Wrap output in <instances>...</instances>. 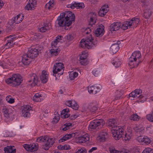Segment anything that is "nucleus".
Returning <instances> with one entry per match:
<instances>
[{
  "label": "nucleus",
  "mask_w": 153,
  "mask_h": 153,
  "mask_svg": "<svg viewBox=\"0 0 153 153\" xmlns=\"http://www.w3.org/2000/svg\"><path fill=\"white\" fill-rule=\"evenodd\" d=\"M121 23L117 22L111 24L110 26V30L111 31H117L120 28Z\"/></svg>",
  "instance_id": "obj_16"
},
{
  "label": "nucleus",
  "mask_w": 153,
  "mask_h": 153,
  "mask_svg": "<svg viewBox=\"0 0 153 153\" xmlns=\"http://www.w3.org/2000/svg\"><path fill=\"white\" fill-rule=\"evenodd\" d=\"M78 75L77 73L76 72H71L69 74V77L71 80H74L75 77H76Z\"/></svg>",
  "instance_id": "obj_40"
},
{
  "label": "nucleus",
  "mask_w": 153,
  "mask_h": 153,
  "mask_svg": "<svg viewBox=\"0 0 153 153\" xmlns=\"http://www.w3.org/2000/svg\"><path fill=\"white\" fill-rule=\"evenodd\" d=\"M58 116H55L54 118L53 119V123H57L60 119V115L59 114H58Z\"/></svg>",
  "instance_id": "obj_53"
},
{
  "label": "nucleus",
  "mask_w": 153,
  "mask_h": 153,
  "mask_svg": "<svg viewBox=\"0 0 153 153\" xmlns=\"http://www.w3.org/2000/svg\"><path fill=\"white\" fill-rule=\"evenodd\" d=\"M64 65L63 64L59 62L58 63H56V65H55L53 67V75L54 76L56 77V74L62 70L63 71H64Z\"/></svg>",
  "instance_id": "obj_9"
},
{
  "label": "nucleus",
  "mask_w": 153,
  "mask_h": 153,
  "mask_svg": "<svg viewBox=\"0 0 153 153\" xmlns=\"http://www.w3.org/2000/svg\"><path fill=\"white\" fill-rule=\"evenodd\" d=\"M136 94V93H135V91H133L129 94V96L130 97H132L133 98H135L136 97L135 95Z\"/></svg>",
  "instance_id": "obj_62"
},
{
  "label": "nucleus",
  "mask_w": 153,
  "mask_h": 153,
  "mask_svg": "<svg viewBox=\"0 0 153 153\" xmlns=\"http://www.w3.org/2000/svg\"><path fill=\"white\" fill-rule=\"evenodd\" d=\"M77 8L82 9L83 8L82 6L84 5L83 3H76Z\"/></svg>",
  "instance_id": "obj_58"
},
{
  "label": "nucleus",
  "mask_w": 153,
  "mask_h": 153,
  "mask_svg": "<svg viewBox=\"0 0 153 153\" xmlns=\"http://www.w3.org/2000/svg\"><path fill=\"white\" fill-rule=\"evenodd\" d=\"M93 74L97 78H99L101 77V74L99 71L94 70L93 71Z\"/></svg>",
  "instance_id": "obj_43"
},
{
  "label": "nucleus",
  "mask_w": 153,
  "mask_h": 153,
  "mask_svg": "<svg viewBox=\"0 0 153 153\" xmlns=\"http://www.w3.org/2000/svg\"><path fill=\"white\" fill-rule=\"evenodd\" d=\"M96 44L97 42L94 41V39L91 34L89 36L81 40L80 46L83 48H86L88 49H91Z\"/></svg>",
  "instance_id": "obj_2"
},
{
  "label": "nucleus",
  "mask_w": 153,
  "mask_h": 153,
  "mask_svg": "<svg viewBox=\"0 0 153 153\" xmlns=\"http://www.w3.org/2000/svg\"><path fill=\"white\" fill-rule=\"evenodd\" d=\"M131 137V134H128L127 133H125V134H123L122 138L123 140H127L130 139Z\"/></svg>",
  "instance_id": "obj_42"
},
{
  "label": "nucleus",
  "mask_w": 153,
  "mask_h": 153,
  "mask_svg": "<svg viewBox=\"0 0 153 153\" xmlns=\"http://www.w3.org/2000/svg\"><path fill=\"white\" fill-rule=\"evenodd\" d=\"M142 153H153V149L150 148H148L144 150Z\"/></svg>",
  "instance_id": "obj_48"
},
{
  "label": "nucleus",
  "mask_w": 153,
  "mask_h": 153,
  "mask_svg": "<svg viewBox=\"0 0 153 153\" xmlns=\"http://www.w3.org/2000/svg\"><path fill=\"white\" fill-rule=\"evenodd\" d=\"M57 43L56 42H55L54 41H53L51 44V45L52 46V48H57V47L56 46L57 45Z\"/></svg>",
  "instance_id": "obj_59"
},
{
  "label": "nucleus",
  "mask_w": 153,
  "mask_h": 153,
  "mask_svg": "<svg viewBox=\"0 0 153 153\" xmlns=\"http://www.w3.org/2000/svg\"><path fill=\"white\" fill-rule=\"evenodd\" d=\"M24 148L27 151L33 152L36 151L38 149V144L37 143H33L29 145L25 144L23 146Z\"/></svg>",
  "instance_id": "obj_8"
},
{
  "label": "nucleus",
  "mask_w": 153,
  "mask_h": 153,
  "mask_svg": "<svg viewBox=\"0 0 153 153\" xmlns=\"http://www.w3.org/2000/svg\"><path fill=\"white\" fill-rule=\"evenodd\" d=\"M119 42L120 41H118L117 43H114L110 47V50L114 54L116 53L119 49Z\"/></svg>",
  "instance_id": "obj_21"
},
{
  "label": "nucleus",
  "mask_w": 153,
  "mask_h": 153,
  "mask_svg": "<svg viewBox=\"0 0 153 153\" xmlns=\"http://www.w3.org/2000/svg\"><path fill=\"white\" fill-rule=\"evenodd\" d=\"M7 42L5 45V46H7L6 48H8L10 47L13 46V45L15 44V42L11 41L10 40H7Z\"/></svg>",
  "instance_id": "obj_38"
},
{
  "label": "nucleus",
  "mask_w": 153,
  "mask_h": 153,
  "mask_svg": "<svg viewBox=\"0 0 153 153\" xmlns=\"http://www.w3.org/2000/svg\"><path fill=\"white\" fill-rule=\"evenodd\" d=\"M108 134L107 132L105 131H102L100 132L97 138L100 140L101 142H103L108 138Z\"/></svg>",
  "instance_id": "obj_15"
},
{
  "label": "nucleus",
  "mask_w": 153,
  "mask_h": 153,
  "mask_svg": "<svg viewBox=\"0 0 153 153\" xmlns=\"http://www.w3.org/2000/svg\"><path fill=\"white\" fill-rule=\"evenodd\" d=\"M105 123V121L102 119H96L90 123L88 128L91 129H99L102 128Z\"/></svg>",
  "instance_id": "obj_4"
},
{
  "label": "nucleus",
  "mask_w": 153,
  "mask_h": 153,
  "mask_svg": "<svg viewBox=\"0 0 153 153\" xmlns=\"http://www.w3.org/2000/svg\"><path fill=\"white\" fill-rule=\"evenodd\" d=\"M16 17L17 21H16V24H18L22 21L24 19V16L23 14H18L16 16Z\"/></svg>",
  "instance_id": "obj_33"
},
{
  "label": "nucleus",
  "mask_w": 153,
  "mask_h": 153,
  "mask_svg": "<svg viewBox=\"0 0 153 153\" xmlns=\"http://www.w3.org/2000/svg\"><path fill=\"white\" fill-rule=\"evenodd\" d=\"M117 122L116 120L114 119H110L107 121V125L109 127H112V131H113V128L117 126Z\"/></svg>",
  "instance_id": "obj_20"
},
{
  "label": "nucleus",
  "mask_w": 153,
  "mask_h": 153,
  "mask_svg": "<svg viewBox=\"0 0 153 153\" xmlns=\"http://www.w3.org/2000/svg\"><path fill=\"white\" fill-rule=\"evenodd\" d=\"M14 146H7V147H5L4 148V153H16V149H13V147Z\"/></svg>",
  "instance_id": "obj_24"
},
{
  "label": "nucleus",
  "mask_w": 153,
  "mask_h": 153,
  "mask_svg": "<svg viewBox=\"0 0 153 153\" xmlns=\"http://www.w3.org/2000/svg\"><path fill=\"white\" fill-rule=\"evenodd\" d=\"M146 118L150 121L153 122V111L151 114L147 115Z\"/></svg>",
  "instance_id": "obj_46"
},
{
  "label": "nucleus",
  "mask_w": 153,
  "mask_h": 153,
  "mask_svg": "<svg viewBox=\"0 0 153 153\" xmlns=\"http://www.w3.org/2000/svg\"><path fill=\"white\" fill-rule=\"evenodd\" d=\"M64 15V18H65L66 21L68 22H71L75 21V16L74 14L73 13L71 12L68 11L63 12L61 13V15ZM64 16V15H63Z\"/></svg>",
  "instance_id": "obj_7"
},
{
  "label": "nucleus",
  "mask_w": 153,
  "mask_h": 153,
  "mask_svg": "<svg viewBox=\"0 0 153 153\" xmlns=\"http://www.w3.org/2000/svg\"><path fill=\"white\" fill-rule=\"evenodd\" d=\"M110 153H131L130 152H127L126 150L119 151L116 150L115 149H110Z\"/></svg>",
  "instance_id": "obj_32"
},
{
  "label": "nucleus",
  "mask_w": 153,
  "mask_h": 153,
  "mask_svg": "<svg viewBox=\"0 0 153 153\" xmlns=\"http://www.w3.org/2000/svg\"><path fill=\"white\" fill-rule=\"evenodd\" d=\"M36 0H29V2L25 7L26 10H34L36 7Z\"/></svg>",
  "instance_id": "obj_13"
},
{
  "label": "nucleus",
  "mask_w": 153,
  "mask_h": 153,
  "mask_svg": "<svg viewBox=\"0 0 153 153\" xmlns=\"http://www.w3.org/2000/svg\"><path fill=\"white\" fill-rule=\"evenodd\" d=\"M91 32V30L89 27H87L85 29V32L86 34H88L89 33H90Z\"/></svg>",
  "instance_id": "obj_64"
},
{
  "label": "nucleus",
  "mask_w": 153,
  "mask_h": 153,
  "mask_svg": "<svg viewBox=\"0 0 153 153\" xmlns=\"http://www.w3.org/2000/svg\"><path fill=\"white\" fill-rule=\"evenodd\" d=\"M30 80L28 82H30L33 81V82L34 83V85H37L38 78L37 75L34 74H33L30 76Z\"/></svg>",
  "instance_id": "obj_25"
},
{
  "label": "nucleus",
  "mask_w": 153,
  "mask_h": 153,
  "mask_svg": "<svg viewBox=\"0 0 153 153\" xmlns=\"http://www.w3.org/2000/svg\"><path fill=\"white\" fill-rule=\"evenodd\" d=\"M89 139V138L88 136L85 137L82 136L79 137V143H85Z\"/></svg>",
  "instance_id": "obj_30"
},
{
  "label": "nucleus",
  "mask_w": 153,
  "mask_h": 153,
  "mask_svg": "<svg viewBox=\"0 0 153 153\" xmlns=\"http://www.w3.org/2000/svg\"><path fill=\"white\" fill-rule=\"evenodd\" d=\"M47 137L45 136L44 137L43 136L37 138L36 142L38 143L46 142L47 141Z\"/></svg>",
  "instance_id": "obj_34"
},
{
  "label": "nucleus",
  "mask_w": 153,
  "mask_h": 153,
  "mask_svg": "<svg viewBox=\"0 0 153 153\" xmlns=\"http://www.w3.org/2000/svg\"><path fill=\"white\" fill-rule=\"evenodd\" d=\"M46 143L42 145V148L46 150H47L51 146V144H50L48 142L46 141Z\"/></svg>",
  "instance_id": "obj_37"
},
{
  "label": "nucleus",
  "mask_w": 153,
  "mask_h": 153,
  "mask_svg": "<svg viewBox=\"0 0 153 153\" xmlns=\"http://www.w3.org/2000/svg\"><path fill=\"white\" fill-rule=\"evenodd\" d=\"M73 38V36L71 34H69L65 37V39L70 41L72 40Z\"/></svg>",
  "instance_id": "obj_52"
},
{
  "label": "nucleus",
  "mask_w": 153,
  "mask_h": 153,
  "mask_svg": "<svg viewBox=\"0 0 153 153\" xmlns=\"http://www.w3.org/2000/svg\"><path fill=\"white\" fill-rule=\"evenodd\" d=\"M62 16L61 15L59 16L57 19L58 21V24L59 27H64V29L66 30H68L69 29V27L72 24L71 22H68L66 21L65 18H64V15Z\"/></svg>",
  "instance_id": "obj_5"
},
{
  "label": "nucleus",
  "mask_w": 153,
  "mask_h": 153,
  "mask_svg": "<svg viewBox=\"0 0 153 153\" xmlns=\"http://www.w3.org/2000/svg\"><path fill=\"white\" fill-rule=\"evenodd\" d=\"M131 22H132V25L135 23L137 24L140 22V19H139L136 18H133L131 20Z\"/></svg>",
  "instance_id": "obj_45"
},
{
  "label": "nucleus",
  "mask_w": 153,
  "mask_h": 153,
  "mask_svg": "<svg viewBox=\"0 0 153 153\" xmlns=\"http://www.w3.org/2000/svg\"><path fill=\"white\" fill-rule=\"evenodd\" d=\"M72 102L71 101H68L65 102L66 105L69 107H71V106L72 105Z\"/></svg>",
  "instance_id": "obj_63"
},
{
  "label": "nucleus",
  "mask_w": 153,
  "mask_h": 153,
  "mask_svg": "<svg viewBox=\"0 0 153 153\" xmlns=\"http://www.w3.org/2000/svg\"><path fill=\"white\" fill-rule=\"evenodd\" d=\"M16 16L14 17L13 20H11V21L10 22V26H14L15 25V24H16V21H17L16 20Z\"/></svg>",
  "instance_id": "obj_51"
},
{
  "label": "nucleus",
  "mask_w": 153,
  "mask_h": 153,
  "mask_svg": "<svg viewBox=\"0 0 153 153\" xmlns=\"http://www.w3.org/2000/svg\"><path fill=\"white\" fill-rule=\"evenodd\" d=\"M109 10V7L108 5H103L100 10L98 14L101 17H103Z\"/></svg>",
  "instance_id": "obj_12"
},
{
  "label": "nucleus",
  "mask_w": 153,
  "mask_h": 153,
  "mask_svg": "<svg viewBox=\"0 0 153 153\" xmlns=\"http://www.w3.org/2000/svg\"><path fill=\"white\" fill-rule=\"evenodd\" d=\"M112 134L115 140H118L123 136L124 131L122 129H120L119 127H114L113 131H111Z\"/></svg>",
  "instance_id": "obj_6"
},
{
  "label": "nucleus",
  "mask_w": 153,
  "mask_h": 153,
  "mask_svg": "<svg viewBox=\"0 0 153 153\" xmlns=\"http://www.w3.org/2000/svg\"><path fill=\"white\" fill-rule=\"evenodd\" d=\"M73 105H72L71 107H72L75 110H77L79 108V105H78L77 103L75 102V101H74V103L73 104Z\"/></svg>",
  "instance_id": "obj_56"
},
{
  "label": "nucleus",
  "mask_w": 153,
  "mask_h": 153,
  "mask_svg": "<svg viewBox=\"0 0 153 153\" xmlns=\"http://www.w3.org/2000/svg\"><path fill=\"white\" fill-rule=\"evenodd\" d=\"M16 37V36L14 35L13 36L10 35L9 36L7 37L6 39H7V40H10L11 41L14 42V39Z\"/></svg>",
  "instance_id": "obj_55"
},
{
  "label": "nucleus",
  "mask_w": 153,
  "mask_h": 153,
  "mask_svg": "<svg viewBox=\"0 0 153 153\" xmlns=\"http://www.w3.org/2000/svg\"><path fill=\"white\" fill-rule=\"evenodd\" d=\"M54 139H55L53 138L49 139L48 137H47V141L50 144H51V146H52L54 143Z\"/></svg>",
  "instance_id": "obj_54"
},
{
  "label": "nucleus",
  "mask_w": 153,
  "mask_h": 153,
  "mask_svg": "<svg viewBox=\"0 0 153 153\" xmlns=\"http://www.w3.org/2000/svg\"><path fill=\"white\" fill-rule=\"evenodd\" d=\"M132 56L133 57V59L134 61H137V59H139L141 58V54L140 52L139 51L133 52Z\"/></svg>",
  "instance_id": "obj_26"
},
{
  "label": "nucleus",
  "mask_w": 153,
  "mask_h": 153,
  "mask_svg": "<svg viewBox=\"0 0 153 153\" xmlns=\"http://www.w3.org/2000/svg\"><path fill=\"white\" fill-rule=\"evenodd\" d=\"M131 120L134 121H137L140 119V117L136 114L131 115L129 117Z\"/></svg>",
  "instance_id": "obj_35"
},
{
  "label": "nucleus",
  "mask_w": 153,
  "mask_h": 153,
  "mask_svg": "<svg viewBox=\"0 0 153 153\" xmlns=\"http://www.w3.org/2000/svg\"><path fill=\"white\" fill-rule=\"evenodd\" d=\"M112 64L115 67H119L121 64L120 60L117 58H115L112 61Z\"/></svg>",
  "instance_id": "obj_27"
},
{
  "label": "nucleus",
  "mask_w": 153,
  "mask_h": 153,
  "mask_svg": "<svg viewBox=\"0 0 153 153\" xmlns=\"http://www.w3.org/2000/svg\"><path fill=\"white\" fill-rule=\"evenodd\" d=\"M62 127L63 128L62 130L64 131L69 129V127H68V125H66V123L63 125L62 126Z\"/></svg>",
  "instance_id": "obj_57"
},
{
  "label": "nucleus",
  "mask_w": 153,
  "mask_h": 153,
  "mask_svg": "<svg viewBox=\"0 0 153 153\" xmlns=\"http://www.w3.org/2000/svg\"><path fill=\"white\" fill-rule=\"evenodd\" d=\"M75 136V134L74 133H73L71 134H66L65 136H64L62 138L59 140V143L63 142L73 137H74Z\"/></svg>",
  "instance_id": "obj_18"
},
{
  "label": "nucleus",
  "mask_w": 153,
  "mask_h": 153,
  "mask_svg": "<svg viewBox=\"0 0 153 153\" xmlns=\"http://www.w3.org/2000/svg\"><path fill=\"white\" fill-rule=\"evenodd\" d=\"M30 109L29 105L25 106L22 110V112L23 114V116L25 117H29L30 116Z\"/></svg>",
  "instance_id": "obj_17"
},
{
  "label": "nucleus",
  "mask_w": 153,
  "mask_h": 153,
  "mask_svg": "<svg viewBox=\"0 0 153 153\" xmlns=\"http://www.w3.org/2000/svg\"><path fill=\"white\" fill-rule=\"evenodd\" d=\"M39 51L35 48H31L28 51L27 53L24 55L22 57V62L25 65H29L31 62L28 58L33 59L37 57L38 56Z\"/></svg>",
  "instance_id": "obj_1"
},
{
  "label": "nucleus",
  "mask_w": 153,
  "mask_h": 153,
  "mask_svg": "<svg viewBox=\"0 0 153 153\" xmlns=\"http://www.w3.org/2000/svg\"><path fill=\"white\" fill-rule=\"evenodd\" d=\"M53 6L54 4L53 3H52V4L50 5V3H48L45 5L46 7H47L48 6V7L49 10H50L51 8L53 7Z\"/></svg>",
  "instance_id": "obj_61"
},
{
  "label": "nucleus",
  "mask_w": 153,
  "mask_h": 153,
  "mask_svg": "<svg viewBox=\"0 0 153 153\" xmlns=\"http://www.w3.org/2000/svg\"><path fill=\"white\" fill-rule=\"evenodd\" d=\"M22 77L20 75L14 74L11 77L7 79L6 82L8 84L12 83L13 86L19 85L22 81Z\"/></svg>",
  "instance_id": "obj_3"
},
{
  "label": "nucleus",
  "mask_w": 153,
  "mask_h": 153,
  "mask_svg": "<svg viewBox=\"0 0 153 153\" xmlns=\"http://www.w3.org/2000/svg\"><path fill=\"white\" fill-rule=\"evenodd\" d=\"M123 23L125 24L127 27L128 26H130L132 25V22H131V21H130L129 22L126 21L124 22Z\"/></svg>",
  "instance_id": "obj_60"
},
{
  "label": "nucleus",
  "mask_w": 153,
  "mask_h": 153,
  "mask_svg": "<svg viewBox=\"0 0 153 153\" xmlns=\"http://www.w3.org/2000/svg\"><path fill=\"white\" fill-rule=\"evenodd\" d=\"M134 130L137 132L142 133L144 132V128H143L137 127L134 128Z\"/></svg>",
  "instance_id": "obj_44"
},
{
  "label": "nucleus",
  "mask_w": 153,
  "mask_h": 153,
  "mask_svg": "<svg viewBox=\"0 0 153 153\" xmlns=\"http://www.w3.org/2000/svg\"><path fill=\"white\" fill-rule=\"evenodd\" d=\"M135 93H136L135 94L136 97H137L140 98H142L143 97L141 94L140 95V93L142 92V90L140 89H136L134 90Z\"/></svg>",
  "instance_id": "obj_39"
},
{
  "label": "nucleus",
  "mask_w": 153,
  "mask_h": 153,
  "mask_svg": "<svg viewBox=\"0 0 153 153\" xmlns=\"http://www.w3.org/2000/svg\"><path fill=\"white\" fill-rule=\"evenodd\" d=\"M152 13V11L150 10H145L144 11L143 16L146 19H148L151 15Z\"/></svg>",
  "instance_id": "obj_31"
},
{
  "label": "nucleus",
  "mask_w": 153,
  "mask_h": 153,
  "mask_svg": "<svg viewBox=\"0 0 153 153\" xmlns=\"http://www.w3.org/2000/svg\"><path fill=\"white\" fill-rule=\"evenodd\" d=\"M60 51V49L57 48H53L50 51V52L52 55L56 56L59 54Z\"/></svg>",
  "instance_id": "obj_29"
},
{
  "label": "nucleus",
  "mask_w": 153,
  "mask_h": 153,
  "mask_svg": "<svg viewBox=\"0 0 153 153\" xmlns=\"http://www.w3.org/2000/svg\"><path fill=\"white\" fill-rule=\"evenodd\" d=\"M87 55L82 53V54L80 56V62L82 65H86L88 63V61L86 59Z\"/></svg>",
  "instance_id": "obj_19"
},
{
  "label": "nucleus",
  "mask_w": 153,
  "mask_h": 153,
  "mask_svg": "<svg viewBox=\"0 0 153 153\" xmlns=\"http://www.w3.org/2000/svg\"><path fill=\"white\" fill-rule=\"evenodd\" d=\"M133 57L132 56L131 57L129 58V65H134L135 63H136V61H134V60L133 59Z\"/></svg>",
  "instance_id": "obj_49"
},
{
  "label": "nucleus",
  "mask_w": 153,
  "mask_h": 153,
  "mask_svg": "<svg viewBox=\"0 0 153 153\" xmlns=\"http://www.w3.org/2000/svg\"><path fill=\"white\" fill-rule=\"evenodd\" d=\"M104 32V27L102 25H101L94 33L96 36L101 37L103 35Z\"/></svg>",
  "instance_id": "obj_14"
},
{
  "label": "nucleus",
  "mask_w": 153,
  "mask_h": 153,
  "mask_svg": "<svg viewBox=\"0 0 153 153\" xmlns=\"http://www.w3.org/2000/svg\"><path fill=\"white\" fill-rule=\"evenodd\" d=\"M41 97V95L39 93L36 94L33 97V100L35 102H39L40 101V97Z\"/></svg>",
  "instance_id": "obj_36"
},
{
  "label": "nucleus",
  "mask_w": 153,
  "mask_h": 153,
  "mask_svg": "<svg viewBox=\"0 0 153 153\" xmlns=\"http://www.w3.org/2000/svg\"><path fill=\"white\" fill-rule=\"evenodd\" d=\"M137 140L140 143H142L143 144H149L151 141V140L146 136H140L137 138Z\"/></svg>",
  "instance_id": "obj_11"
},
{
  "label": "nucleus",
  "mask_w": 153,
  "mask_h": 153,
  "mask_svg": "<svg viewBox=\"0 0 153 153\" xmlns=\"http://www.w3.org/2000/svg\"><path fill=\"white\" fill-rule=\"evenodd\" d=\"M88 90L89 93L91 94H95L98 92V90L96 89V88L95 87V85L89 87Z\"/></svg>",
  "instance_id": "obj_28"
},
{
  "label": "nucleus",
  "mask_w": 153,
  "mask_h": 153,
  "mask_svg": "<svg viewBox=\"0 0 153 153\" xmlns=\"http://www.w3.org/2000/svg\"><path fill=\"white\" fill-rule=\"evenodd\" d=\"M125 78H126V75L123 73L122 72H121L116 76L113 78V83L114 84H117Z\"/></svg>",
  "instance_id": "obj_10"
},
{
  "label": "nucleus",
  "mask_w": 153,
  "mask_h": 153,
  "mask_svg": "<svg viewBox=\"0 0 153 153\" xmlns=\"http://www.w3.org/2000/svg\"><path fill=\"white\" fill-rule=\"evenodd\" d=\"M48 75L47 74L46 72L43 70L42 72L41 75L40 76V79L41 82L43 83H46L48 80Z\"/></svg>",
  "instance_id": "obj_22"
},
{
  "label": "nucleus",
  "mask_w": 153,
  "mask_h": 153,
  "mask_svg": "<svg viewBox=\"0 0 153 153\" xmlns=\"http://www.w3.org/2000/svg\"><path fill=\"white\" fill-rule=\"evenodd\" d=\"M67 7L68 8L70 7L72 9H74L75 7L77 8L76 2H75L74 3L71 4H68L67 5Z\"/></svg>",
  "instance_id": "obj_50"
},
{
  "label": "nucleus",
  "mask_w": 153,
  "mask_h": 153,
  "mask_svg": "<svg viewBox=\"0 0 153 153\" xmlns=\"http://www.w3.org/2000/svg\"><path fill=\"white\" fill-rule=\"evenodd\" d=\"M13 127L15 130H21L22 126L19 123H16L13 125Z\"/></svg>",
  "instance_id": "obj_41"
},
{
  "label": "nucleus",
  "mask_w": 153,
  "mask_h": 153,
  "mask_svg": "<svg viewBox=\"0 0 153 153\" xmlns=\"http://www.w3.org/2000/svg\"><path fill=\"white\" fill-rule=\"evenodd\" d=\"M69 112V110L68 108H67L63 110L61 113V117L62 118H66L68 117L70 114L68 113Z\"/></svg>",
  "instance_id": "obj_23"
},
{
  "label": "nucleus",
  "mask_w": 153,
  "mask_h": 153,
  "mask_svg": "<svg viewBox=\"0 0 153 153\" xmlns=\"http://www.w3.org/2000/svg\"><path fill=\"white\" fill-rule=\"evenodd\" d=\"M4 110V111H3V112L4 116L7 118H8L9 117H10L9 109L7 108H5Z\"/></svg>",
  "instance_id": "obj_47"
}]
</instances>
